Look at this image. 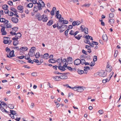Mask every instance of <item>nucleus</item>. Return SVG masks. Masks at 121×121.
I'll return each mask as SVG.
<instances>
[{"label": "nucleus", "instance_id": "1", "mask_svg": "<svg viewBox=\"0 0 121 121\" xmlns=\"http://www.w3.org/2000/svg\"><path fill=\"white\" fill-rule=\"evenodd\" d=\"M43 15L41 16L39 13H37L35 15V17L37 18L39 21H40L42 19Z\"/></svg>", "mask_w": 121, "mask_h": 121}, {"label": "nucleus", "instance_id": "2", "mask_svg": "<svg viewBox=\"0 0 121 121\" xmlns=\"http://www.w3.org/2000/svg\"><path fill=\"white\" fill-rule=\"evenodd\" d=\"M14 51L13 50H12V51L10 52L9 54V56L8 55L7 56V57L9 58L14 57L15 56V55L14 54Z\"/></svg>", "mask_w": 121, "mask_h": 121}, {"label": "nucleus", "instance_id": "3", "mask_svg": "<svg viewBox=\"0 0 121 121\" xmlns=\"http://www.w3.org/2000/svg\"><path fill=\"white\" fill-rule=\"evenodd\" d=\"M99 75L100 76L104 77L106 76L107 72L104 71H102L99 73Z\"/></svg>", "mask_w": 121, "mask_h": 121}, {"label": "nucleus", "instance_id": "4", "mask_svg": "<svg viewBox=\"0 0 121 121\" xmlns=\"http://www.w3.org/2000/svg\"><path fill=\"white\" fill-rule=\"evenodd\" d=\"M11 20L13 22L15 23H17L18 21V18L15 17H13L12 18Z\"/></svg>", "mask_w": 121, "mask_h": 121}, {"label": "nucleus", "instance_id": "5", "mask_svg": "<svg viewBox=\"0 0 121 121\" xmlns=\"http://www.w3.org/2000/svg\"><path fill=\"white\" fill-rule=\"evenodd\" d=\"M80 60L79 59H77L76 60L74 61V64L77 65H79L81 63Z\"/></svg>", "mask_w": 121, "mask_h": 121}, {"label": "nucleus", "instance_id": "6", "mask_svg": "<svg viewBox=\"0 0 121 121\" xmlns=\"http://www.w3.org/2000/svg\"><path fill=\"white\" fill-rule=\"evenodd\" d=\"M80 23V21H74L72 23V25L73 26H75L78 25Z\"/></svg>", "mask_w": 121, "mask_h": 121}, {"label": "nucleus", "instance_id": "7", "mask_svg": "<svg viewBox=\"0 0 121 121\" xmlns=\"http://www.w3.org/2000/svg\"><path fill=\"white\" fill-rule=\"evenodd\" d=\"M42 21L43 22H46L48 20V17L46 15H43L42 16Z\"/></svg>", "mask_w": 121, "mask_h": 121}, {"label": "nucleus", "instance_id": "8", "mask_svg": "<svg viewBox=\"0 0 121 121\" xmlns=\"http://www.w3.org/2000/svg\"><path fill=\"white\" fill-rule=\"evenodd\" d=\"M17 8L18 10H20L21 13H22L23 12V6L21 5L18 6L17 7Z\"/></svg>", "mask_w": 121, "mask_h": 121}, {"label": "nucleus", "instance_id": "9", "mask_svg": "<svg viewBox=\"0 0 121 121\" xmlns=\"http://www.w3.org/2000/svg\"><path fill=\"white\" fill-rule=\"evenodd\" d=\"M16 36H17L16 39L15 38H12V39H18L20 38L22 36L21 34L19 32L16 33Z\"/></svg>", "mask_w": 121, "mask_h": 121}, {"label": "nucleus", "instance_id": "10", "mask_svg": "<svg viewBox=\"0 0 121 121\" xmlns=\"http://www.w3.org/2000/svg\"><path fill=\"white\" fill-rule=\"evenodd\" d=\"M39 7H38L36 5H35L34 6V9L33 11L35 13L37 12L38 10H39Z\"/></svg>", "mask_w": 121, "mask_h": 121}, {"label": "nucleus", "instance_id": "11", "mask_svg": "<svg viewBox=\"0 0 121 121\" xmlns=\"http://www.w3.org/2000/svg\"><path fill=\"white\" fill-rule=\"evenodd\" d=\"M67 61H68L70 63V64L72 63L73 62V58L72 57H68L67 58Z\"/></svg>", "mask_w": 121, "mask_h": 121}, {"label": "nucleus", "instance_id": "12", "mask_svg": "<svg viewBox=\"0 0 121 121\" xmlns=\"http://www.w3.org/2000/svg\"><path fill=\"white\" fill-rule=\"evenodd\" d=\"M77 91L81 92L84 91L83 87H78Z\"/></svg>", "mask_w": 121, "mask_h": 121}, {"label": "nucleus", "instance_id": "13", "mask_svg": "<svg viewBox=\"0 0 121 121\" xmlns=\"http://www.w3.org/2000/svg\"><path fill=\"white\" fill-rule=\"evenodd\" d=\"M53 21L52 20H51L48 21L47 25L48 26H50L53 24Z\"/></svg>", "mask_w": 121, "mask_h": 121}, {"label": "nucleus", "instance_id": "14", "mask_svg": "<svg viewBox=\"0 0 121 121\" xmlns=\"http://www.w3.org/2000/svg\"><path fill=\"white\" fill-rule=\"evenodd\" d=\"M56 60L55 58H53L50 59L48 60V62L50 63H54L56 62Z\"/></svg>", "mask_w": 121, "mask_h": 121}, {"label": "nucleus", "instance_id": "15", "mask_svg": "<svg viewBox=\"0 0 121 121\" xmlns=\"http://www.w3.org/2000/svg\"><path fill=\"white\" fill-rule=\"evenodd\" d=\"M41 2H42L41 0H39V2L38 3H37V4L38 5L37 6L38 7H39V10H41V5H42V4L41 3Z\"/></svg>", "mask_w": 121, "mask_h": 121}, {"label": "nucleus", "instance_id": "16", "mask_svg": "<svg viewBox=\"0 0 121 121\" xmlns=\"http://www.w3.org/2000/svg\"><path fill=\"white\" fill-rule=\"evenodd\" d=\"M102 39L104 41H106L108 39V38L106 34L103 35L102 36Z\"/></svg>", "mask_w": 121, "mask_h": 121}, {"label": "nucleus", "instance_id": "17", "mask_svg": "<svg viewBox=\"0 0 121 121\" xmlns=\"http://www.w3.org/2000/svg\"><path fill=\"white\" fill-rule=\"evenodd\" d=\"M18 39H12L13 40V45L14 46H16L18 44L19 41Z\"/></svg>", "mask_w": 121, "mask_h": 121}, {"label": "nucleus", "instance_id": "18", "mask_svg": "<svg viewBox=\"0 0 121 121\" xmlns=\"http://www.w3.org/2000/svg\"><path fill=\"white\" fill-rule=\"evenodd\" d=\"M28 49L26 47H22L20 49L21 50H22V51H26Z\"/></svg>", "mask_w": 121, "mask_h": 121}, {"label": "nucleus", "instance_id": "19", "mask_svg": "<svg viewBox=\"0 0 121 121\" xmlns=\"http://www.w3.org/2000/svg\"><path fill=\"white\" fill-rule=\"evenodd\" d=\"M56 62H57L58 63H59V65H61L62 62V60L61 59L58 58L56 60Z\"/></svg>", "mask_w": 121, "mask_h": 121}, {"label": "nucleus", "instance_id": "20", "mask_svg": "<svg viewBox=\"0 0 121 121\" xmlns=\"http://www.w3.org/2000/svg\"><path fill=\"white\" fill-rule=\"evenodd\" d=\"M4 38H7V40H4L3 41V43H4V44H7L9 42V41L8 40H10V38L9 37H4Z\"/></svg>", "mask_w": 121, "mask_h": 121}, {"label": "nucleus", "instance_id": "21", "mask_svg": "<svg viewBox=\"0 0 121 121\" xmlns=\"http://www.w3.org/2000/svg\"><path fill=\"white\" fill-rule=\"evenodd\" d=\"M53 78L54 79L55 81H58L60 80V76H55L53 77Z\"/></svg>", "mask_w": 121, "mask_h": 121}, {"label": "nucleus", "instance_id": "22", "mask_svg": "<svg viewBox=\"0 0 121 121\" xmlns=\"http://www.w3.org/2000/svg\"><path fill=\"white\" fill-rule=\"evenodd\" d=\"M60 79H66L67 78V76L66 75H61V76H60Z\"/></svg>", "mask_w": 121, "mask_h": 121}, {"label": "nucleus", "instance_id": "23", "mask_svg": "<svg viewBox=\"0 0 121 121\" xmlns=\"http://www.w3.org/2000/svg\"><path fill=\"white\" fill-rule=\"evenodd\" d=\"M57 67L60 70H62V71H65V70L66 69H63L62 66L61 65H59Z\"/></svg>", "mask_w": 121, "mask_h": 121}, {"label": "nucleus", "instance_id": "24", "mask_svg": "<svg viewBox=\"0 0 121 121\" xmlns=\"http://www.w3.org/2000/svg\"><path fill=\"white\" fill-rule=\"evenodd\" d=\"M115 22V20L113 19H110L109 21V22L110 23V24L112 26H113L112 24H113Z\"/></svg>", "mask_w": 121, "mask_h": 121}, {"label": "nucleus", "instance_id": "25", "mask_svg": "<svg viewBox=\"0 0 121 121\" xmlns=\"http://www.w3.org/2000/svg\"><path fill=\"white\" fill-rule=\"evenodd\" d=\"M77 72L79 74H82L84 73V71L83 70H81L80 69H78Z\"/></svg>", "mask_w": 121, "mask_h": 121}, {"label": "nucleus", "instance_id": "26", "mask_svg": "<svg viewBox=\"0 0 121 121\" xmlns=\"http://www.w3.org/2000/svg\"><path fill=\"white\" fill-rule=\"evenodd\" d=\"M2 6V8L4 10L7 9L8 8V6L6 4H4Z\"/></svg>", "mask_w": 121, "mask_h": 121}, {"label": "nucleus", "instance_id": "27", "mask_svg": "<svg viewBox=\"0 0 121 121\" xmlns=\"http://www.w3.org/2000/svg\"><path fill=\"white\" fill-rule=\"evenodd\" d=\"M35 52H29V55L30 56L33 57L35 55Z\"/></svg>", "mask_w": 121, "mask_h": 121}, {"label": "nucleus", "instance_id": "28", "mask_svg": "<svg viewBox=\"0 0 121 121\" xmlns=\"http://www.w3.org/2000/svg\"><path fill=\"white\" fill-rule=\"evenodd\" d=\"M10 113L11 114L13 115H15L17 114L16 112V111L13 110H10Z\"/></svg>", "mask_w": 121, "mask_h": 121}, {"label": "nucleus", "instance_id": "29", "mask_svg": "<svg viewBox=\"0 0 121 121\" xmlns=\"http://www.w3.org/2000/svg\"><path fill=\"white\" fill-rule=\"evenodd\" d=\"M84 30L83 32H84V33L86 34H88V29L86 27H84Z\"/></svg>", "mask_w": 121, "mask_h": 121}, {"label": "nucleus", "instance_id": "30", "mask_svg": "<svg viewBox=\"0 0 121 121\" xmlns=\"http://www.w3.org/2000/svg\"><path fill=\"white\" fill-rule=\"evenodd\" d=\"M35 56L36 58H38L40 57V55L39 52H37L35 55Z\"/></svg>", "mask_w": 121, "mask_h": 121}, {"label": "nucleus", "instance_id": "31", "mask_svg": "<svg viewBox=\"0 0 121 121\" xmlns=\"http://www.w3.org/2000/svg\"><path fill=\"white\" fill-rule=\"evenodd\" d=\"M49 56V55L48 53L45 54L43 56V58L45 59H47V57Z\"/></svg>", "mask_w": 121, "mask_h": 121}, {"label": "nucleus", "instance_id": "32", "mask_svg": "<svg viewBox=\"0 0 121 121\" xmlns=\"http://www.w3.org/2000/svg\"><path fill=\"white\" fill-rule=\"evenodd\" d=\"M36 50V48L35 47H32L31 48L29 52H34Z\"/></svg>", "mask_w": 121, "mask_h": 121}, {"label": "nucleus", "instance_id": "33", "mask_svg": "<svg viewBox=\"0 0 121 121\" xmlns=\"http://www.w3.org/2000/svg\"><path fill=\"white\" fill-rule=\"evenodd\" d=\"M10 10L14 12L15 13H17V11L16 9H15L14 8L11 7Z\"/></svg>", "mask_w": 121, "mask_h": 121}, {"label": "nucleus", "instance_id": "34", "mask_svg": "<svg viewBox=\"0 0 121 121\" xmlns=\"http://www.w3.org/2000/svg\"><path fill=\"white\" fill-rule=\"evenodd\" d=\"M82 37L81 35H78L77 36H75V38L77 39L78 40H79L81 39V37Z\"/></svg>", "mask_w": 121, "mask_h": 121}, {"label": "nucleus", "instance_id": "35", "mask_svg": "<svg viewBox=\"0 0 121 121\" xmlns=\"http://www.w3.org/2000/svg\"><path fill=\"white\" fill-rule=\"evenodd\" d=\"M108 68H106V70L107 71V72H110L112 69V67H108Z\"/></svg>", "mask_w": 121, "mask_h": 121}, {"label": "nucleus", "instance_id": "36", "mask_svg": "<svg viewBox=\"0 0 121 121\" xmlns=\"http://www.w3.org/2000/svg\"><path fill=\"white\" fill-rule=\"evenodd\" d=\"M84 70L85 71H86L87 70H88L89 69H90V67L88 66H85L84 67Z\"/></svg>", "mask_w": 121, "mask_h": 121}, {"label": "nucleus", "instance_id": "37", "mask_svg": "<svg viewBox=\"0 0 121 121\" xmlns=\"http://www.w3.org/2000/svg\"><path fill=\"white\" fill-rule=\"evenodd\" d=\"M80 62H81V63L82 64V65H83L86 62L85 60L83 59H82L81 60H80Z\"/></svg>", "mask_w": 121, "mask_h": 121}, {"label": "nucleus", "instance_id": "38", "mask_svg": "<svg viewBox=\"0 0 121 121\" xmlns=\"http://www.w3.org/2000/svg\"><path fill=\"white\" fill-rule=\"evenodd\" d=\"M8 107L10 108L11 109H13L14 108V105L12 104H9L8 106Z\"/></svg>", "mask_w": 121, "mask_h": 121}, {"label": "nucleus", "instance_id": "39", "mask_svg": "<svg viewBox=\"0 0 121 121\" xmlns=\"http://www.w3.org/2000/svg\"><path fill=\"white\" fill-rule=\"evenodd\" d=\"M1 27H2V28L1 29V32H2L4 31L5 30V27L4 26H2V25H1L0 26Z\"/></svg>", "mask_w": 121, "mask_h": 121}, {"label": "nucleus", "instance_id": "40", "mask_svg": "<svg viewBox=\"0 0 121 121\" xmlns=\"http://www.w3.org/2000/svg\"><path fill=\"white\" fill-rule=\"evenodd\" d=\"M33 4L32 3H30L27 5V7L29 8H30L32 7H33Z\"/></svg>", "mask_w": 121, "mask_h": 121}, {"label": "nucleus", "instance_id": "41", "mask_svg": "<svg viewBox=\"0 0 121 121\" xmlns=\"http://www.w3.org/2000/svg\"><path fill=\"white\" fill-rule=\"evenodd\" d=\"M7 3L8 4H9L10 6H12L13 4L12 2L10 0L8 1H7Z\"/></svg>", "mask_w": 121, "mask_h": 121}, {"label": "nucleus", "instance_id": "42", "mask_svg": "<svg viewBox=\"0 0 121 121\" xmlns=\"http://www.w3.org/2000/svg\"><path fill=\"white\" fill-rule=\"evenodd\" d=\"M114 14L112 13H110L109 15V17L112 18L114 16Z\"/></svg>", "mask_w": 121, "mask_h": 121}, {"label": "nucleus", "instance_id": "43", "mask_svg": "<svg viewBox=\"0 0 121 121\" xmlns=\"http://www.w3.org/2000/svg\"><path fill=\"white\" fill-rule=\"evenodd\" d=\"M67 26L66 25H62V29L64 30L65 29V30L67 28Z\"/></svg>", "mask_w": 121, "mask_h": 121}, {"label": "nucleus", "instance_id": "44", "mask_svg": "<svg viewBox=\"0 0 121 121\" xmlns=\"http://www.w3.org/2000/svg\"><path fill=\"white\" fill-rule=\"evenodd\" d=\"M90 4H85L82 6H82H85L86 7H89L90 5Z\"/></svg>", "mask_w": 121, "mask_h": 121}, {"label": "nucleus", "instance_id": "45", "mask_svg": "<svg viewBox=\"0 0 121 121\" xmlns=\"http://www.w3.org/2000/svg\"><path fill=\"white\" fill-rule=\"evenodd\" d=\"M25 57V56H17V58L18 59H23Z\"/></svg>", "mask_w": 121, "mask_h": 121}, {"label": "nucleus", "instance_id": "46", "mask_svg": "<svg viewBox=\"0 0 121 121\" xmlns=\"http://www.w3.org/2000/svg\"><path fill=\"white\" fill-rule=\"evenodd\" d=\"M5 19L3 18H0V22H5Z\"/></svg>", "mask_w": 121, "mask_h": 121}, {"label": "nucleus", "instance_id": "47", "mask_svg": "<svg viewBox=\"0 0 121 121\" xmlns=\"http://www.w3.org/2000/svg\"><path fill=\"white\" fill-rule=\"evenodd\" d=\"M37 75L36 72H33L31 73V75L33 76H37Z\"/></svg>", "mask_w": 121, "mask_h": 121}, {"label": "nucleus", "instance_id": "48", "mask_svg": "<svg viewBox=\"0 0 121 121\" xmlns=\"http://www.w3.org/2000/svg\"><path fill=\"white\" fill-rule=\"evenodd\" d=\"M6 51L8 53L10 51V49L8 47H7L5 48Z\"/></svg>", "mask_w": 121, "mask_h": 121}, {"label": "nucleus", "instance_id": "49", "mask_svg": "<svg viewBox=\"0 0 121 121\" xmlns=\"http://www.w3.org/2000/svg\"><path fill=\"white\" fill-rule=\"evenodd\" d=\"M59 24H58V23H57V28L58 29H62V25H61L60 26H59Z\"/></svg>", "mask_w": 121, "mask_h": 121}, {"label": "nucleus", "instance_id": "50", "mask_svg": "<svg viewBox=\"0 0 121 121\" xmlns=\"http://www.w3.org/2000/svg\"><path fill=\"white\" fill-rule=\"evenodd\" d=\"M74 31L71 30L70 31L69 34L71 35H74Z\"/></svg>", "mask_w": 121, "mask_h": 121}, {"label": "nucleus", "instance_id": "51", "mask_svg": "<svg viewBox=\"0 0 121 121\" xmlns=\"http://www.w3.org/2000/svg\"><path fill=\"white\" fill-rule=\"evenodd\" d=\"M68 23V21L66 20H63V22L62 23V24H67Z\"/></svg>", "mask_w": 121, "mask_h": 121}, {"label": "nucleus", "instance_id": "52", "mask_svg": "<svg viewBox=\"0 0 121 121\" xmlns=\"http://www.w3.org/2000/svg\"><path fill=\"white\" fill-rule=\"evenodd\" d=\"M6 25L7 28H11V26L10 23H7Z\"/></svg>", "mask_w": 121, "mask_h": 121}, {"label": "nucleus", "instance_id": "53", "mask_svg": "<svg viewBox=\"0 0 121 121\" xmlns=\"http://www.w3.org/2000/svg\"><path fill=\"white\" fill-rule=\"evenodd\" d=\"M18 28L17 27H14V30L12 31L13 32H16V31H17L18 30Z\"/></svg>", "mask_w": 121, "mask_h": 121}, {"label": "nucleus", "instance_id": "54", "mask_svg": "<svg viewBox=\"0 0 121 121\" xmlns=\"http://www.w3.org/2000/svg\"><path fill=\"white\" fill-rule=\"evenodd\" d=\"M95 63L93 61L91 62V63L90 64V66L91 67L95 65Z\"/></svg>", "mask_w": 121, "mask_h": 121}, {"label": "nucleus", "instance_id": "55", "mask_svg": "<svg viewBox=\"0 0 121 121\" xmlns=\"http://www.w3.org/2000/svg\"><path fill=\"white\" fill-rule=\"evenodd\" d=\"M69 30V29H67L65 32L64 33L66 36L68 35V33Z\"/></svg>", "mask_w": 121, "mask_h": 121}, {"label": "nucleus", "instance_id": "56", "mask_svg": "<svg viewBox=\"0 0 121 121\" xmlns=\"http://www.w3.org/2000/svg\"><path fill=\"white\" fill-rule=\"evenodd\" d=\"M57 18H61V16L60 14H58L57 16H56Z\"/></svg>", "mask_w": 121, "mask_h": 121}, {"label": "nucleus", "instance_id": "57", "mask_svg": "<svg viewBox=\"0 0 121 121\" xmlns=\"http://www.w3.org/2000/svg\"><path fill=\"white\" fill-rule=\"evenodd\" d=\"M97 59V56H94L93 58V60L94 61H96Z\"/></svg>", "mask_w": 121, "mask_h": 121}, {"label": "nucleus", "instance_id": "58", "mask_svg": "<svg viewBox=\"0 0 121 121\" xmlns=\"http://www.w3.org/2000/svg\"><path fill=\"white\" fill-rule=\"evenodd\" d=\"M95 44H94L93 43H90L89 45L91 46V47H94Z\"/></svg>", "mask_w": 121, "mask_h": 121}, {"label": "nucleus", "instance_id": "59", "mask_svg": "<svg viewBox=\"0 0 121 121\" xmlns=\"http://www.w3.org/2000/svg\"><path fill=\"white\" fill-rule=\"evenodd\" d=\"M86 42H85H85L86 43H88L89 44L90 43V40H89V39H86Z\"/></svg>", "mask_w": 121, "mask_h": 121}, {"label": "nucleus", "instance_id": "60", "mask_svg": "<svg viewBox=\"0 0 121 121\" xmlns=\"http://www.w3.org/2000/svg\"><path fill=\"white\" fill-rule=\"evenodd\" d=\"M13 31H11L10 32V33L11 35H16V32H13Z\"/></svg>", "mask_w": 121, "mask_h": 121}, {"label": "nucleus", "instance_id": "61", "mask_svg": "<svg viewBox=\"0 0 121 121\" xmlns=\"http://www.w3.org/2000/svg\"><path fill=\"white\" fill-rule=\"evenodd\" d=\"M27 62L33 64L34 63V61L31 60V59H30V60H28V61H27Z\"/></svg>", "mask_w": 121, "mask_h": 121}, {"label": "nucleus", "instance_id": "62", "mask_svg": "<svg viewBox=\"0 0 121 121\" xmlns=\"http://www.w3.org/2000/svg\"><path fill=\"white\" fill-rule=\"evenodd\" d=\"M84 26L83 25H82L80 26V28L82 32H83V31L84 30Z\"/></svg>", "mask_w": 121, "mask_h": 121}, {"label": "nucleus", "instance_id": "63", "mask_svg": "<svg viewBox=\"0 0 121 121\" xmlns=\"http://www.w3.org/2000/svg\"><path fill=\"white\" fill-rule=\"evenodd\" d=\"M80 57V58H82L83 59V58H86V56L85 55H81Z\"/></svg>", "mask_w": 121, "mask_h": 121}, {"label": "nucleus", "instance_id": "64", "mask_svg": "<svg viewBox=\"0 0 121 121\" xmlns=\"http://www.w3.org/2000/svg\"><path fill=\"white\" fill-rule=\"evenodd\" d=\"M82 52L83 53L85 54L86 55H87V52L83 49L82 50Z\"/></svg>", "mask_w": 121, "mask_h": 121}]
</instances>
